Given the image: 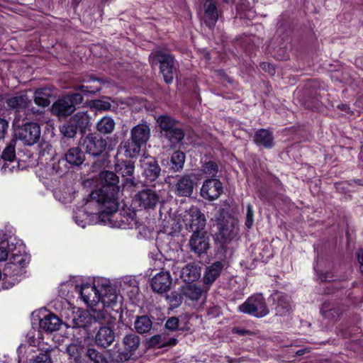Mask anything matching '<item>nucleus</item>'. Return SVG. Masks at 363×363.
<instances>
[{"instance_id":"obj_34","label":"nucleus","mask_w":363,"mask_h":363,"mask_svg":"<svg viewBox=\"0 0 363 363\" xmlns=\"http://www.w3.org/2000/svg\"><path fill=\"white\" fill-rule=\"evenodd\" d=\"M152 320L146 315L137 316L134 321V328L140 335L150 332L152 329Z\"/></svg>"},{"instance_id":"obj_33","label":"nucleus","mask_w":363,"mask_h":363,"mask_svg":"<svg viewBox=\"0 0 363 363\" xmlns=\"http://www.w3.org/2000/svg\"><path fill=\"white\" fill-rule=\"evenodd\" d=\"M144 169V176L149 182L155 181L160 176L161 169L159 164L155 160L145 162L143 164Z\"/></svg>"},{"instance_id":"obj_20","label":"nucleus","mask_w":363,"mask_h":363,"mask_svg":"<svg viewBox=\"0 0 363 363\" xmlns=\"http://www.w3.org/2000/svg\"><path fill=\"white\" fill-rule=\"evenodd\" d=\"M228 266L225 260L216 261L206 268L203 280L205 284H213L220 276L225 267Z\"/></svg>"},{"instance_id":"obj_60","label":"nucleus","mask_w":363,"mask_h":363,"mask_svg":"<svg viewBox=\"0 0 363 363\" xmlns=\"http://www.w3.org/2000/svg\"><path fill=\"white\" fill-rule=\"evenodd\" d=\"M358 262L360 264V269L363 273V250H360L357 252Z\"/></svg>"},{"instance_id":"obj_24","label":"nucleus","mask_w":363,"mask_h":363,"mask_svg":"<svg viewBox=\"0 0 363 363\" xmlns=\"http://www.w3.org/2000/svg\"><path fill=\"white\" fill-rule=\"evenodd\" d=\"M62 321L54 313H49L40 320L39 328L46 333H53L58 330Z\"/></svg>"},{"instance_id":"obj_42","label":"nucleus","mask_w":363,"mask_h":363,"mask_svg":"<svg viewBox=\"0 0 363 363\" xmlns=\"http://www.w3.org/2000/svg\"><path fill=\"white\" fill-rule=\"evenodd\" d=\"M30 262V257L26 254H14L11 259V262L9 264L10 265V268L12 267H19L21 268L25 267Z\"/></svg>"},{"instance_id":"obj_40","label":"nucleus","mask_w":363,"mask_h":363,"mask_svg":"<svg viewBox=\"0 0 363 363\" xmlns=\"http://www.w3.org/2000/svg\"><path fill=\"white\" fill-rule=\"evenodd\" d=\"M142 145L141 143L130 138L124 145L125 155L130 158L135 157L139 155Z\"/></svg>"},{"instance_id":"obj_3","label":"nucleus","mask_w":363,"mask_h":363,"mask_svg":"<svg viewBox=\"0 0 363 363\" xmlns=\"http://www.w3.org/2000/svg\"><path fill=\"white\" fill-rule=\"evenodd\" d=\"M98 208L99 218L105 223L110 225L113 228H133L136 225V220L133 214L123 215L118 212V207L114 211H109L105 205L96 206Z\"/></svg>"},{"instance_id":"obj_64","label":"nucleus","mask_w":363,"mask_h":363,"mask_svg":"<svg viewBox=\"0 0 363 363\" xmlns=\"http://www.w3.org/2000/svg\"><path fill=\"white\" fill-rule=\"evenodd\" d=\"M306 352V349H301V350H298V351H296V354L297 356H301V355L304 354Z\"/></svg>"},{"instance_id":"obj_23","label":"nucleus","mask_w":363,"mask_h":363,"mask_svg":"<svg viewBox=\"0 0 363 363\" xmlns=\"http://www.w3.org/2000/svg\"><path fill=\"white\" fill-rule=\"evenodd\" d=\"M1 159L4 164L1 168L5 172H13L14 165L10 167L9 163L16 161V140H11L4 149L1 154Z\"/></svg>"},{"instance_id":"obj_25","label":"nucleus","mask_w":363,"mask_h":363,"mask_svg":"<svg viewBox=\"0 0 363 363\" xmlns=\"http://www.w3.org/2000/svg\"><path fill=\"white\" fill-rule=\"evenodd\" d=\"M272 298L276 303L277 314L284 315L291 310L289 296L282 292H275L272 294Z\"/></svg>"},{"instance_id":"obj_46","label":"nucleus","mask_w":363,"mask_h":363,"mask_svg":"<svg viewBox=\"0 0 363 363\" xmlns=\"http://www.w3.org/2000/svg\"><path fill=\"white\" fill-rule=\"evenodd\" d=\"M82 347L74 343L68 345L66 347V352L70 357L71 360L80 359Z\"/></svg>"},{"instance_id":"obj_21","label":"nucleus","mask_w":363,"mask_h":363,"mask_svg":"<svg viewBox=\"0 0 363 363\" xmlns=\"http://www.w3.org/2000/svg\"><path fill=\"white\" fill-rule=\"evenodd\" d=\"M189 244L191 250L199 255L205 253L209 248V242L208 238L206 236V232L193 233Z\"/></svg>"},{"instance_id":"obj_8","label":"nucleus","mask_w":363,"mask_h":363,"mask_svg":"<svg viewBox=\"0 0 363 363\" xmlns=\"http://www.w3.org/2000/svg\"><path fill=\"white\" fill-rule=\"evenodd\" d=\"M206 221L204 214L196 206L191 207L185 216L186 228L193 233L205 232Z\"/></svg>"},{"instance_id":"obj_13","label":"nucleus","mask_w":363,"mask_h":363,"mask_svg":"<svg viewBox=\"0 0 363 363\" xmlns=\"http://www.w3.org/2000/svg\"><path fill=\"white\" fill-rule=\"evenodd\" d=\"M115 171L125 179V184L130 186H135L137 180L133 176L135 171L134 163L130 160L118 161L114 164Z\"/></svg>"},{"instance_id":"obj_10","label":"nucleus","mask_w":363,"mask_h":363,"mask_svg":"<svg viewBox=\"0 0 363 363\" xmlns=\"http://www.w3.org/2000/svg\"><path fill=\"white\" fill-rule=\"evenodd\" d=\"M112 317L108 310V308L101 310H93L88 315H82L78 319L74 320V324L77 328H86L91 321L99 323H109L111 322Z\"/></svg>"},{"instance_id":"obj_14","label":"nucleus","mask_w":363,"mask_h":363,"mask_svg":"<svg viewBox=\"0 0 363 363\" xmlns=\"http://www.w3.org/2000/svg\"><path fill=\"white\" fill-rule=\"evenodd\" d=\"M172 279L169 271H161L151 279V287L157 294H164L170 289Z\"/></svg>"},{"instance_id":"obj_35","label":"nucleus","mask_w":363,"mask_h":363,"mask_svg":"<svg viewBox=\"0 0 363 363\" xmlns=\"http://www.w3.org/2000/svg\"><path fill=\"white\" fill-rule=\"evenodd\" d=\"M78 130L84 133L89 124V116L86 112H77L70 118Z\"/></svg>"},{"instance_id":"obj_53","label":"nucleus","mask_w":363,"mask_h":363,"mask_svg":"<svg viewBox=\"0 0 363 363\" xmlns=\"http://www.w3.org/2000/svg\"><path fill=\"white\" fill-rule=\"evenodd\" d=\"M179 320L177 318L172 317L167 320L165 323V328L169 330L174 331L177 330L179 327Z\"/></svg>"},{"instance_id":"obj_38","label":"nucleus","mask_w":363,"mask_h":363,"mask_svg":"<svg viewBox=\"0 0 363 363\" xmlns=\"http://www.w3.org/2000/svg\"><path fill=\"white\" fill-rule=\"evenodd\" d=\"M185 155L183 152L177 150L173 152L170 157V169L174 172H179L184 167L185 162Z\"/></svg>"},{"instance_id":"obj_47","label":"nucleus","mask_w":363,"mask_h":363,"mask_svg":"<svg viewBox=\"0 0 363 363\" xmlns=\"http://www.w3.org/2000/svg\"><path fill=\"white\" fill-rule=\"evenodd\" d=\"M62 133L69 138L74 137V135L77 134V129L76 126L74 125L73 123L69 121L67 123L62 125V127L60 129Z\"/></svg>"},{"instance_id":"obj_52","label":"nucleus","mask_w":363,"mask_h":363,"mask_svg":"<svg viewBox=\"0 0 363 363\" xmlns=\"http://www.w3.org/2000/svg\"><path fill=\"white\" fill-rule=\"evenodd\" d=\"M9 243L6 241L0 242V262L4 261L9 256Z\"/></svg>"},{"instance_id":"obj_41","label":"nucleus","mask_w":363,"mask_h":363,"mask_svg":"<svg viewBox=\"0 0 363 363\" xmlns=\"http://www.w3.org/2000/svg\"><path fill=\"white\" fill-rule=\"evenodd\" d=\"M201 171L211 179H216L218 172V165L216 162L209 160L203 163Z\"/></svg>"},{"instance_id":"obj_4","label":"nucleus","mask_w":363,"mask_h":363,"mask_svg":"<svg viewBox=\"0 0 363 363\" xmlns=\"http://www.w3.org/2000/svg\"><path fill=\"white\" fill-rule=\"evenodd\" d=\"M150 62L152 66L160 64V72L164 82L171 84L177 72V65L174 57L170 53L157 50L150 55Z\"/></svg>"},{"instance_id":"obj_62","label":"nucleus","mask_w":363,"mask_h":363,"mask_svg":"<svg viewBox=\"0 0 363 363\" xmlns=\"http://www.w3.org/2000/svg\"><path fill=\"white\" fill-rule=\"evenodd\" d=\"M337 108H338L340 110H341V111H345V112H347V111H348V110L350 109L349 106H348L347 104H339V105L337 106Z\"/></svg>"},{"instance_id":"obj_28","label":"nucleus","mask_w":363,"mask_h":363,"mask_svg":"<svg viewBox=\"0 0 363 363\" xmlns=\"http://www.w3.org/2000/svg\"><path fill=\"white\" fill-rule=\"evenodd\" d=\"M254 141L256 145L265 148H272L274 146V138L272 132L267 129H259L255 133Z\"/></svg>"},{"instance_id":"obj_19","label":"nucleus","mask_w":363,"mask_h":363,"mask_svg":"<svg viewBox=\"0 0 363 363\" xmlns=\"http://www.w3.org/2000/svg\"><path fill=\"white\" fill-rule=\"evenodd\" d=\"M75 111L74 106L66 96L55 101L51 108L52 113L58 117H65L71 115Z\"/></svg>"},{"instance_id":"obj_18","label":"nucleus","mask_w":363,"mask_h":363,"mask_svg":"<svg viewBox=\"0 0 363 363\" xmlns=\"http://www.w3.org/2000/svg\"><path fill=\"white\" fill-rule=\"evenodd\" d=\"M208 289H204L203 287L196 284H189L182 289V294L185 298V301L189 304L198 303L206 294Z\"/></svg>"},{"instance_id":"obj_29","label":"nucleus","mask_w":363,"mask_h":363,"mask_svg":"<svg viewBox=\"0 0 363 363\" xmlns=\"http://www.w3.org/2000/svg\"><path fill=\"white\" fill-rule=\"evenodd\" d=\"M65 159L69 164L79 167L84 162L85 155L79 147H74L67 151Z\"/></svg>"},{"instance_id":"obj_55","label":"nucleus","mask_w":363,"mask_h":363,"mask_svg":"<svg viewBox=\"0 0 363 363\" xmlns=\"http://www.w3.org/2000/svg\"><path fill=\"white\" fill-rule=\"evenodd\" d=\"M7 128L8 122L5 119L0 118V140L4 138Z\"/></svg>"},{"instance_id":"obj_49","label":"nucleus","mask_w":363,"mask_h":363,"mask_svg":"<svg viewBox=\"0 0 363 363\" xmlns=\"http://www.w3.org/2000/svg\"><path fill=\"white\" fill-rule=\"evenodd\" d=\"M92 106L99 111H108L111 108V104L108 101L94 100L92 101Z\"/></svg>"},{"instance_id":"obj_39","label":"nucleus","mask_w":363,"mask_h":363,"mask_svg":"<svg viewBox=\"0 0 363 363\" xmlns=\"http://www.w3.org/2000/svg\"><path fill=\"white\" fill-rule=\"evenodd\" d=\"M50 93L47 89H38L34 93V102L36 105L43 108L50 104Z\"/></svg>"},{"instance_id":"obj_6","label":"nucleus","mask_w":363,"mask_h":363,"mask_svg":"<svg viewBox=\"0 0 363 363\" xmlns=\"http://www.w3.org/2000/svg\"><path fill=\"white\" fill-rule=\"evenodd\" d=\"M217 228L216 240L222 244L230 242L239 233L238 221L230 216L218 218Z\"/></svg>"},{"instance_id":"obj_58","label":"nucleus","mask_w":363,"mask_h":363,"mask_svg":"<svg viewBox=\"0 0 363 363\" xmlns=\"http://www.w3.org/2000/svg\"><path fill=\"white\" fill-rule=\"evenodd\" d=\"M161 336L160 335H155L152 336L149 340V344L151 346L156 345L160 343Z\"/></svg>"},{"instance_id":"obj_17","label":"nucleus","mask_w":363,"mask_h":363,"mask_svg":"<svg viewBox=\"0 0 363 363\" xmlns=\"http://www.w3.org/2000/svg\"><path fill=\"white\" fill-rule=\"evenodd\" d=\"M115 331L109 326H101L96 332L94 341L98 347L106 348L115 340Z\"/></svg>"},{"instance_id":"obj_9","label":"nucleus","mask_w":363,"mask_h":363,"mask_svg":"<svg viewBox=\"0 0 363 363\" xmlns=\"http://www.w3.org/2000/svg\"><path fill=\"white\" fill-rule=\"evenodd\" d=\"M196 179H197L196 174L194 173L177 176V180L172 186L174 194L178 196H190L196 184L194 181Z\"/></svg>"},{"instance_id":"obj_26","label":"nucleus","mask_w":363,"mask_h":363,"mask_svg":"<svg viewBox=\"0 0 363 363\" xmlns=\"http://www.w3.org/2000/svg\"><path fill=\"white\" fill-rule=\"evenodd\" d=\"M150 137V128L147 123H140L130 130V138L135 141L145 145Z\"/></svg>"},{"instance_id":"obj_16","label":"nucleus","mask_w":363,"mask_h":363,"mask_svg":"<svg viewBox=\"0 0 363 363\" xmlns=\"http://www.w3.org/2000/svg\"><path fill=\"white\" fill-rule=\"evenodd\" d=\"M204 13L203 20L206 26L213 29L216 26L220 12L218 10L215 0H206L203 4Z\"/></svg>"},{"instance_id":"obj_32","label":"nucleus","mask_w":363,"mask_h":363,"mask_svg":"<svg viewBox=\"0 0 363 363\" xmlns=\"http://www.w3.org/2000/svg\"><path fill=\"white\" fill-rule=\"evenodd\" d=\"M118 295L111 286L104 287L100 291V301L104 307L108 308L116 303Z\"/></svg>"},{"instance_id":"obj_59","label":"nucleus","mask_w":363,"mask_h":363,"mask_svg":"<svg viewBox=\"0 0 363 363\" xmlns=\"http://www.w3.org/2000/svg\"><path fill=\"white\" fill-rule=\"evenodd\" d=\"M99 81H100L99 79H97V78L94 77L93 75H89V76L85 77L82 80V82H84V83H89V82H99Z\"/></svg>"},{"instance_id":"obj_54","label":"nucleus","mask_w":363,"mask_h":363,"mask_svg":"<svg viewBox=\"0 0 363 363\" xmlns=\"http://www.w3.org/2000/svg\"><path fill=\"white\" fill-rule=\"evenodd\" d=\"M67 98H69L72 101L73 106L81 104L83 101V96L81 94L74 93L72 94L67 95Z\"/></svg>"},{"instance_id":"obj_5","label":"nucleus","mask_w":363,"mask_h":363,"mask_svg":"<svg viewBox=\"0 0 363 363\" xmlns=\"http://www.w3.org/2000/svg\"><path fill=\"white\" fill-rule=\"evenodd\" d=\"M238 311L258 318H263L269 313L266 301L261 294L247 298L238 306Z\"/></svg>"},{"instance_id":"obj_43","label":"nucleus","mask_w":363,"mask_h":363,"mask_svg":"<svg viewBox=\"0 0 363 363\" xmlns=\"http://www.w3.org/2000/svg\"><path fill=\"white\" fill-rule=\"evenodd\" d=\"M86 355L92 363H108L106 356L95 348H88Z\"/></svg>"},{"instance_id":"obj_30","label":"nucleus","mask_w":363,"mask_h":363,"mask_svg":"<svg viewBox=\"0 0 363 363\" xmlns=\"http://www.w3.org/2000/svg\"><path fill=\"white\" fill-rule=\"evenodd\" d=\"M201 276L200 267L195 264H187L181 269L180 277L188 283L194 282Z\"/></svg>"},{"instance_id":"obj_7","label":"nucleus","mask_w":363,"mask_h":363,"mask_svg":"<svg viewBox=\"0 0 363 363\" xmlns=\"http://www.w3.org/2000/svg\"><path fill=\"white\" fill-rule=\"evenodd\" d=\"M16 137L25 145H33L40 140V125L33 122H28L19 125L16 130Z\"/></svg>"},{"instance_id":"obj_36","label":"nucleus","mask_w":363,"mask_h":363,"mask_svg":"<svg viewBox=\"0 0 363 363\" xmlns=\"http://www.w3.org/2000/svg\"><path fill=\"white\" fill-rule=\"evenodd\" d=\"M115 121L110 116H104L96 123V130L100 133L106 135L111 133L115 128Z\"/></svg>"},{"instance_id":"obj_50","label":"nucleus","mask_w":363,"mask_h":363,"mask_svg":"<svg viewBox=\"0 0 363 363\" xmlns=\"http://www.w3.org/2000/svg\"><path fill=\"white\" fill-rule=\"evenodd\" d=\"M254 216V211L252 208V206L250 203H248L247 205V213H246V220H245V225L247 228H250L254 222L253 219Z\"/></svg>"},{"instance_id":"obj_45","label":"nucleus","mask_w":363,"mask_h":363,"mask_svg":"<svg viewBox=\"0 0 363 363\" xmlns=\"http://www.w3.org/2000/svg\"><path fill=\"white\" fill-rule=\"evenodd\" d=\"M52 349L47 347L44 352H40L35 358L30 360L29 363H52L50 357V352Z\"/></svg>"},{"instance_id":"obj_15","label":"nucleus","mask_w":363,"mask_h":363,"mask_svg":"<svg viewBox=\"0 0 363 363\" xmlns=\"http://www.w3.org/2000/svg\"><path fill=\"white\" fill-rule=\"evenodd\" d=\"M135 201L144 208H154L159 201L158 193L152 189H145L135 195Z\"/></svg>"},{"instance_id":"obj_51","label":"nucleus","mask_w":363,"mask_h":363,"mask_svg":"<svg viewBox=\"0 0 363 363\" xmlns=\"http://www.w3.org/2000/svg\"><path fill=\"white\" fill-rule=\"evenodd\" d=\"M76 91H80L85 94H96L101 90V86H94L93 89H89V85H79L75 87Z\"/></svg>"},{"instance_id":"obj_48","label":"nucleus","mask_w":363,"mask_h":363,"mask_svg":"<svg viewBox=\"0 0 363 363\" xmlns=\"http://www.w3.org/2000/svg\"><path fill=\"white\" fill-rule=\"evenodd\" d=\"M181 263L177 261L169 259L166 260L164 264V271H169L171 269L174 274L179 273L181 274V269L182 267L180 266Z\"/></svg>"},{"instance_id":"obj_37","label":"nucleus","mask_w":363,"mask_h":363,"mask_svg":"<svg viewBox=\"0 0 363 363\" xmlns=\"http://www.w3.org/2000/svg\"><path fill=\"white\" fill-rule=\"evenodd\" d=\"M161 135L177 126V121L167 115L160 116L157 120Z\"/></svg>"},{"instance_id":"obj_27","label":"nucleus","mask_w":363,"mask_h":363,"mask_svg":"<svg viewBox=\"0 0 363 363\" xmlns=\"http://www.w3.org/2000/svg\"><path fill=\"white\" fill-rule=\"evenodd\" d=\"M6 104L9 108L20 111L29 107L30 101L26 94H17L6 99Z\"/></svg>"},{"instance_id":"obj_1","label":"nucleus","mask_w":363,"mask_h":363,"mask_svg":"<svg viewBox=\"0 0 363 363\" xmlns=\"http://www.w3.org/2000/svg\"><path fill=\"white\" fill-rule=\"evenodd\" d=\"M99 180L101 187L90 194L88 204L91 206L105 205L111 211L116 210L119 204V177L113 172L103 171L99 174Z\"/></svg>"},{"instance_id":"obj_44","label":"nucleus","mask_w":363,"mask_h":363,"mask_svg":"<svg viewBox=\"0 0 363 363\" xmlns=\"http://www.w3.org/2000/svg\"><path fill=\"white\" fill-rule=\"evenodd\" d=\"M166 300L169 303L170 308H177L182 303L183 294L179 291H174L166 296Z\"/></svg>"},{"instance_id":"obj_31","label":"nucleus","mask_w":363,"mask_h":363,"mask_svg":"<svg viewBox=\"0 0 363 363\" xmlns=\"http://www.w3.org/2000/svg\"><path fill=\"white\" fill-rule=\"evenodd\" d=\"M184 135V130L177 125L167 133H163L162 137L167 140L171 147H176L182 143Z\"/></svg>"},{"instance_id":"obj_56","label":"nucleus","mask_w":363,"mask_h":363,"mask_svg":"<svg viewBox=\"0 0 363 363\" xmlns=\"http://www.w3.org/2000/svg\"><path fill=\"white\" fill-rule=\"evenodd\" d=\"M261 67L264 70L268 72L269 74L274 75L275 74V69L272 65L267 62H263L261 65Z\"/></svg>"},{"instance_id":"obj_11","label":"nucleus","mask_w":363,"mask_h":363,"mask_svg":"<svg viewBox=\"0 0 363 363\" xmlns=\"http://www.w3.org/2000/svg\"><path fill=\"white\" fill-rule=\"evenodd\" d=\"M223 192L222 182L218 179L205 180L201 188V196L209 201L217 199Z\"/></svg>"},{"instance_id":"obj_57","label":"nucleus","mask_w":363,"mask_h":363,"mask_svg":"<svg viewBox=\"0 0 363 363\" xmlns=\"http://www.w3.org/2000/svg\"><path fill=\"white\" fill-rule=\"evenodd\" d=\"M232 332L235 334L240 335H245L250 334L251 332L250 330H245L244 328H233L232 330Z\"/></svg>"},{"instance_id":"obj_2","label":"nucleus","mask_w":363,"mask_h":363,"mask_svg":"<svg viewBox=\"0 0 363 363\" xmlns=\"http://www.w3.org/2000/svg\"><path fill=\"white\" fill-rule=\"evenodd\" d=\"M140 337L134 333L123 336L121 344H116L108 350L111 360L115 363H123L130 359L139 349Z\"/></svg>"},{"instance_id":"obj_61","label":"nucleus","mask_w":363,"mask_h":363,"mask_svg":"<svg viewBox=\"0 0 363 363\" xmlns=\"http://www.w3.org/2000/svg\"><path fill=\"white\" fill-rule=\"evenodd\" d=\"M28 111L35 116L40 115L43 113V111L40 108H35L34 107L29 108Z\"/></svg>"},{"instance_id":"obj_12","label":"nucleus","mask_w":363,"mask_h":363,"mask_svg":"<svg viewBox=\"0 0 363 363\" xmlns=\"http://www.w3.org/2000/svg\"><path fill=\"white\" fill-rule=\"evenodd\" d=\"M83 146L87 154L101 156L106 150V141L101 137L90 134L83 140Z\"/></svg>"},{"instance_id":"obj_63","label":"nucleus","mask_w":363,"mask_h":363,"mask_svg":"<svg viewBox=\"0 0 363 363\" xmlns=\"http://www.w3.org/2000/svg\"><path fill=\"white\" fill-rule=\"evenodd\" d=\"M75 222L81 227L84 228L86 222L84 220H79L77 219V216L75 217Z\"/></svg>"},{"instance_id":"obj_22","label":"nucleus","mask_w":363,"mask_h":363,"mask_svg":"<svg viewBox=\"0 0 363 363\" xmlns=\"http://www.w3.org/2000/svg\"><path fill=\"white\" fill-rule=\"evenodd\" d=\"M80 295L83 301L88 306H93L100 302V291L94 285H82Z\"/></svg>"}]
</instances>
